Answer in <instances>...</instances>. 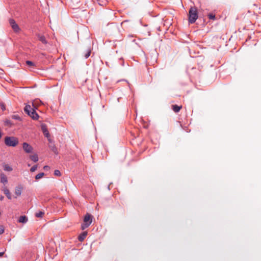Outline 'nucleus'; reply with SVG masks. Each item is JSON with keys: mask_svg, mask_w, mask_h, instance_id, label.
Instances as JSON below:
<instances>
[{"mask_svg": "<svg viewBox=\"0 0 261 261\" xmlns=\"http://www.w3.org/2000/svg\"><path fill=\"white\" fill-rule=\"evenodd\" d=\"M87 234V232L84 231L82 232L79 237L78 239L80 241L82 242L86 238V236Z\"/></svg>", "mask_w": 261, "mask_h": 261, "instance_id": "13", "label": "nucleus"}, {"mask_svg": "<svg viewBox=\"0 0 261 261\" xmlns=\"http://www.w3.org/2000/svg\"><path fill=\"white\" fill-rule=\"evenodd\" d=\"M44 173L43 172L40 173L36 175L35 179L38 180L43 176Z\"/></svg>", "mask_w": 261, "mask_h": 261, "instance_id": "23", "label": "nucleus"}, {"mask_svg": "<svg viewBox=\"0 0 261 261\" xmlns=\"http://www.w3.org/2000/svg\"><path fill=\"white\" fill-rule=\"evenodd\" d=\"M48 168V166H45L44 167V169H47V168Z\"/></svg>", "mask_w": 261, "mask_h": 261, "instance_id": "33", "label": "nucleus"}, {"mask_svg": "<svg viewBox=\"0 0 261 261\" xmlns=\"http://www.w3.org/2000/svg\"><path fill=\"white\" fill-rule=\"evenodd\" d=\"M198 12L196 7H191L189 11V22L190 23H194L197 19Z\"/></svg>", "mask_w": 261, "mask_h": 261, "instance_id": "1", "label": "nucleus"}, {"mask_svg": "<svg viewBox=\"0 0 261 261\" xmlns=\"http://www.w3.org/2000/svg\"><path fill=\"white\" fill-rule=\"evenodd\" d=\"M11 118L13 119H14V120H21V118L20 117H19V115H13L12 116H11Z\"/></svg>", "mask_w": 261, "mask_h": 261, "instance_id": "24", "label": "nucleus"}, {"mask_svg": "<svg viewBox=\"0 0 261 261\" xmlns=\"http://www.w3.org/2000/svg\"><path fill=\"white\" fill-rule=\"evenodd\" d=\"M4 170L6 171L10 172L12 171L13 169L8 164H4L3 165Z\"/></svg>", "mask_w": 261, "mask_h": 261, "instance_id": "15", "label": "nucleus"}, {"mask_svg": "<svg viewBox=\"0 0 261 261\" xmlns=\"http://www.w3.org/2000/svg\"><path fill=\"white\" fill-rule=\"evenodd\" d=\"M49 147L53 152H54L56 154H58L57 148L55 146V144H51L50 145H49Z\"/></svg>", "mask_w": 261, "mask_h": 261, "instance_id": "18", "label": "nucleus"}, {"mask_svg": "<svg viewBox=\"0 0 261 261\" xmlns=\"http://www.w3.org/2000/svg\"><path fill=\"white\" fill-rule=\"evenodd\" d=\"M37 165H35L34 166H33L30 169V171L31 172H34L36 171V170L37 169Z\"/></svg>", "mask_w": 261, "mask_h": 261, "instance_id": "27", "label": "nucleus"}, {"mask_svg": "<svg viewBox=\"0 0 261 261\" xmlns=\"http://www.w3.org/2000/svg\"><path fill=\"white\" fill-rule=\"evenodd\" d=\"M44 213L42 211H39L35 214V216L37 218H42Z\"/></svg>", "mask_w": 261, "mask_h": 261, "instance_id": "20", "label": "nucleus"}, {"mask_svg": "<svg viewBox=\"0 0 261 261\" xmlns=\"http://www.w3.org/2000/svg\"><path fill=\"white\" fill-rule=\"evenodd\" d=\"M96 1L98 2V4L100 6H102L105 4V3L103 1V0H96Z\"/></svg>", "mask_w": 261, "mask_h": 261, "instance_id": "28", "label": "nucleus"}, {"mask_svg": "<svg viewBox=\"0 0 261 261\" xmlns=\"http://www.w3.org/2000/svg\"><path fill=\"white\" fill-rule=\"evenodd\" d=\"M28 220V218L25 216H21L19 218L18 221L19 223H25Z\"/></svg>", "mask_w": 261, "mask_h": 261, "instance_id": "11", "label": "nucleus"}, {"mask_svg": "<svg viewBox=\"0 0 261 261\" xmlns=\"http://www.w3.org/2000/svg\"><path fill=\"white\" fill-rule=\"evenodd\" d=\"M208 17L210 19L214 20L215 19V15L214 14H213V13H210L208 14Z\"/></svg>", "mask_w": 261, "mask_h": 261, "instance_id": "26", "label": "nucleus"}, {"mask_svg": "<svg viewBox=\"0 0 261 261\" xmlns=\"http://www.w3.org/2000/svg\"><path fill=\"white\" fill-rule=\"evenodd\" d=\"M4 254V251H2V252H0V257H2L3 256Z\"/></svg>", "mask_w": 261, "mask_h": 261, "instance_id": "30", "label": "nucleus"}, {"mask_svg": "<svg viewBox=\"0 0 261 261\" xmlns=\"http://www.w3.org/2000/svg\"><path fill=\"white\" fill-rule=\"evenodd\" d=\"M54 175L57 176H60L61 175V173L59 170H55L54 171Z\"/></svg>", "mask_w": 261, "mask_h": 261, "instance_id": "25", "label": "nucleus"}, {"mask_svg": "<svg viewBox=\"0 0 261 261\" xmlns=\"http://www.w3.org/2000/svg\"><path fill=\"white\" fill-rule=\"evenodd\" d=\"M9 23L12 27V28L13 29V30L16 32H17L19 31V30H20L18 25H17V24L16 23L15 21L13 19H10L9 20Z\"/></svg>", "mask_w": 261, "mask_h": 261, "instance_id": "5", "label": "nucleus"}, {"mask_svg": "<svg viewBox=\"0 0 261 261\" xmlns=\"http://www.w3.org/2000/svg\"><path fill=\"white\" fill-rule=\"evenodd\" d=\"M22 188L21 187H17L15 188V193L17 196H20L21 194Z\"/></svg>", "mask_w": 261, "mask_h": 261, "instance_id": "14", "label": "nucleus"}, {"mask_svg": "<svg viewBox=\"0 0 261 261\" xmlns=\"http://www.w3.org/2000/svg\"><path fill=\"white\" fill-rule=\"evenodd\" d=\"M4 232V228L2 226H0V234H3Z\"/></svg>", "mask_w": 261, "mask_h": 261, "instance_id": "29", "label": "nucleus"}, {"mask_svg": "<svg viewBox=\"0 0 261 261\" xmlns=\"http://www.w3.org/2000/svg\"><path fill=\"white\" fill-rule=\"evenodd\" d=\"M30 158L34 162H37L38 161V156L37 154L31 155L30 156Z\"/></svg>", "mask_w": 261, "mask_h": 261, "instance_id": "17", "label": "nucleus"}, {"mask_svg": "<svg viewBox=\"0 0 261 261\" xmlns=\"http://www.w3.org/2000/svg\"><path fill=\"white\" fill-rule=\"evenodd\" d=\"M90 54H91V50L90 49H88L85 55H84V57L85 58V59H87L90 56Z\"/></svg>", "mask_w": 261, "mask_h": 261, "instance_id": "22", "label": "nucleus"}, {"mask_svg": "<svg viewBox=\"0 0 261 261\" xmlns=\"http://www.w3.org/2000/svg\"><path fill=\"white\" fill-rule=\"evenodd\" d=\"M28 115L34 120H38L39 118V115L36 113L35 109H34Z\"/></svg>", "mask_w": 261, "mask_h": 261, "instance_id": "7", "label": "nucleus"}, {"mask_svg": "<svg viewBox=\"0 0 261 261\" xmlns=\"http://www.w3.org/2000/svg\"><path fill=\"white\" fill-rule=\"evenodd\" d=\"M3 191H4L5 195L7 196V198L9 199H11V196L10 192L9 190H8V189L6 187L4 186L3 188Z\"/></svg>", "mask_w": 261, "mask_h": 261, "instance_id": "10", "label": "nucleus"}, {"mask_svg": "<svg viewBox=\"0 0 261 261\" xmlns=\"http://www.w3.org/2000/svg\"><path fill=\"white\" fill-rule=\"evenodd\" d=\"M92 221V216L89 214H87L84 219V223L81 224V229L82 230L85 229L88 227L91 224Z\"/></svg>", "mask_w": 261, "mask_h": 261, "instance_id": "3", "label": "nucleus"}, {"mask_svg": "<svg viewBox=\"0 0 261 261\" xmlns=\"http://www.w3.org/2000/svg\"><path fill=\"white\" fill-rule=\"evenodd\" d=\"M2 109H3V110H5V107L4 106H2Z\"/></svg>", "mask_w": 261, "mask_h": 261, "instance_id": "32", "label": "nucleus"}, {"mask_svg": "<svg viewBox=\"0 0 261 261\" xmlns=\"http://www.w3.org/2000/svg\"><path fill=\"white\" fill-rule=\"evenodd\" d=\"M0 178H1V182L4 185L7 184L8 182V179L7 177L3 173H1L0 175Z\"/></svg>", "mask_w": 261, "mask_h": 261, "instance_id": "8", "label": "nucleus"}, {"mask_svg": "<svg viewBox=\"0 0 261 261\" xmlns=\"http://www.w3.org/2000/svg\"><path fill=\"white\" fill-rule=\"evenodd\" d=\"M26 64L28 66H29L30 67L34 68L35 66V63L31 61H27Z\"/></svg>", "mask_w": 261, "mask_h": 261, "instance_id": "21", "label": "nucleus"}, {"mask_svg": "<svg viewBox=\"0 0 261 261\" xmlns=\"http://www.w3.org/2000/svg\"><path fill=\"white\" fill-rule=\"evenodd\" d=\"M4 197L3 196L1 195V197H0V200L1 201H2V200H4Z\"/></svg>", "mask_w": 261, "mask_h": 261, "instance_id": "31", "label": "nucleus"}, {"mask_svg": "<svg viewBox=\"0 0 261 261\" xmlns=\"http://www.w3.org/2000/svg\"><path fill=\"white\" fill-rule=\"evenodd\" d=\"M4 123L5 125L8 126L10 127L13 125V123H12V122L8 119L5 120L4 121Z\"/></svg>", "mask_w": 261, "mask_h": 261, "instance_id": "19", "label": "nucleus"}, {"mask_svg": "<svg viewBox=\"0 0 261 261\" xmlns=\"http://www.w3.org/2000/svg\"><path fill=\"white\" fill-rule=\"evenodd\" d=\"M5 143L8 146L15 147L18 144V140L14 137H6L5 138Z\"/></svg>", "mask_w": 261, "mask_h": 261, "instance_id": "2", "label": "nucleus"}, {"mask_svg": "<svg viewBox=\"0 0 261 261\" xmlns=\"http://www.w3.org/2000/svg\"><path fill=\"white\" fill-rule=\"evenodd\" d=\"M41 129H42V131L43 133L44 134V136L48 138L49 137V133L47 130L46 125H45V124L41 125Z\"/></svg>", "mask_w": 261, "mask_h": 261, "instance_id": "6", "label": "nucleus"}, {"mask_svg": "<svg viewBox=\"0 0 261 261\" xmlns=\"http://www.w3.org/2000/svg\"><path fill=\"white\" fill-rule=\"evenodd\" d=\"M22 147L24 151L27 153H29L33 152V148L32 146L26 142L23 143Z\"/></svg>", "mask_w": 261, "mask_h": 261, "instance_id": "4", "label": "nucleus"}, {"mask_svg": "<svg viewBox=\"0 0 261 261\" xmlns=\"http://www.w3.org/2000/svg\"><path fill=\"white\" fill-rule=\"evenodd\" d=\"M38 38L42 43L44 44H46L47 43V41H46L45 37L41 35H38Z\"/></svg>", "mask_w": 261, "mask_h": 261, "instance_id": "12", "label": "nucleus"}, {"mask_svg": "<svg viewBox=\"0 0 261 261\" xmlns=\"http://www.w3.org/2000/svg\"><path fill=\"white\" fill-rule=\"evenodd\" d=\"M34 109L32 108L30 105H27L24 108V111L26 114L29 115Z\"/></svg>", "mask_w": 261, "mask_h": 261, "instance_id": "9", "label": "nucleus"}, {"mask_svg": "<svg viewBox=\"0 0 261 261\" xmlns=\"http://www.w3.org/2000/svg\"><path fill=\"white\" fill-rule=\"evenodd\" d=\"M181 108V106H178L177 105H173L172 110L174 112H178Z\"/></svg>", "mask_w": 261, "mask_h": 261, "instance_id": "16", "label": "nucleus"}]
</instances>
